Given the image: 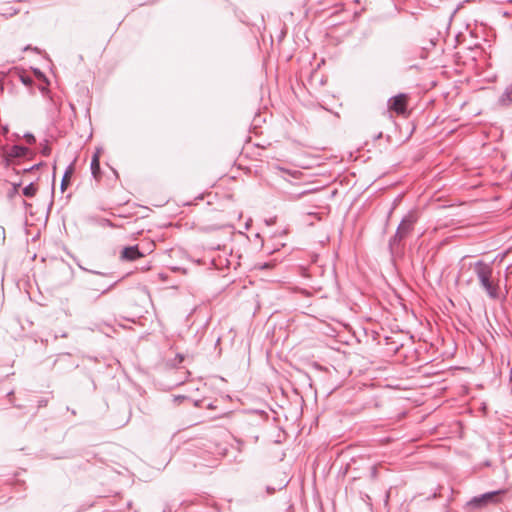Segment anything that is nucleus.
Returning a JSON list of instances; mask_svg holds the SVG:
<instances>
[{
    "label": "nucleus",
    "instance_id": "nucleus-22",
    "mask_svg": "<svg viewBox=\"0 0 512 512\" xmlns=\"http://www.w3.org/2000/svg\"><path fill=\"white\" fill-rule=\"evenodd\" d=\"M371 477L372 478H376L377 477V468L375 466H373L371 468Z\"/></svg>",
    "mask_w": 512,
    "mask_h": 512
},
{
    "label": "nucleus",
    "instance_id": "nucleus-6",
    "mask_svg": "<svg viewBox=\"0 0 512 512\" xmlns=\"http://www.w3.org/2000/svg\"><path fill=\"white\" fill-rule=\"evenodd\" d=\"M32 154V151L23 145L15 144L10 148V151L7 154L6 160L16 159V158H26Z\"/></svg>",
    "mask_w": 512,
    "mask_h": 512
},
{
    "label": "nucleus",
    "instance_id": "nucleus-15",
    "mask_svg": "<svg viewBox=\"0 0 512 512\" xmlns=\"http://www.w3.org/2000/svg\"><path fill=\"white\" fill-rule=\"evenodd\" d=\"M40 152L45 157H48L51 154V147L49 146V143L47 140H45L44 143H41Z\"/></svg>",
    "mask_w": 512,
    "mask_h": 512
},
{
    "label": "nucleus",
    "instance_id": "nucleus-3",
    "mask_svg": "<svg viewBox=\"0 0 512 512\" xmlns=\"http://www.w3.org/2000/svg\"><path fill=\"white\" fill-rule=\"evenodd\" d=\"M505 493V489L486 492L479 496L473 497L467 504L472 508H482L488 503H498L501 500V496Z\"/></svg>",
    "mask_w": 512,
    "mask_h": 512
},
{
    "label": "nucleus",
    "instance_id": "nucleus-4",
    "mask_svg": "<svg viewBox=\"0 0 512 512\" xmlns=\"http://www.w3.org/2000/svg\"><path fill=\"white\" fill-rule=\"evenodd\" d=\"M408 95L406 93H399L388 99L387 107L389 111L402 115L407 111Z\"/></svg>",
    "mask_w": 512,
    "mask_h": 512
},
{
    "label": "nucleus",
    "instance_id": "nucleus-29",
    "mask_svg": "<svg viewBox=\"0 0 512 512\" xmlns=\"http://www.w3.org/2000/svg\"><path fill=\"white\" fill-rule=\"evenodd\" d=\"M3 131H4V133H7L8 132V127L7 126L3 127Z\"/></svg>",
    "mask_w": 512,
    "mask_h": 512
},
{
    "label": "nucleus",
    "instance_id": "nucleus-25",
    "mask_svg": "<svg viewBox=\"0 0 512 512\" xmlns=\"http://www.w3.org/2000/svg\"><path fill=\"white\" fill-rule=\"evenodd\" d=\"M44 405H46V401L45 400H40L39 401V407L44 406Z\"/></svg>",
    "mask_w": 512,
    "mask_h": 512
},
{
    "label": "nucleus",
    "instance_id": "nucleus-26",
    "mask_svg": "<svg viewBox=\"0 0 512 512\" xmlns=\"http://www.w3.org/2000/svg\"><path fill=\"white\" fill-rule=\"evenodd\" d=\"M201 402H202V401H198V400H196V401H193V404H194V406L198 407V406L200 405V403H201Z\"/></svg>",
    "mask_w": 512,
    "mask_h": 512
},
{
    "label": "nucleus",
    "instance_id": "nucleus-2",
    "mask_svg": "<svg viewBox=\"0 0 512 512\" xmlns=\"http://www.w3.org/2000/svg\"><path fill=\"white\" fill-rule=\"evenodd\" d=\"M418 221L417 212L409 211L400 221L395 234L389 240V247L392 251L399 247L400 243L413 231Z\"/></svg>",
    "mask_w": 512,
    "mask_h": 512
},
{
    "label": "nucleus",
    "instance_id": "nucleus-28",
    "mask_svg": "<svg viewBox=\"0 0 512 512\" xmlns=\"http://www.w3.org/2000/svg\"><path fill=\"white\" fill-rule=\"evenodd\" d=\"M207 408H209V409L214 408L213 403H211V402H210V403L207 405Z\"/></svg>",
    "mask_w": 512,
    "mask_h": 512
},
{
    "label": "nucleus",
    "instance_id": "nucleus-20",
    "mask_svg": "<svg viewBox=\"0 0 512 512\" xmlns=\"http://www.w3.org/2000/svg\"><path fill=\"white\" fill-rule=\"evenodd\" d=\"M441 490H443L442 487L439 488V491H435L432 495L427 497V500L436 499L437 497H442Z\"/></svg>",
    "mask_w": 512,
    "mask_h": 512
},
{
    "label": "nucleus",
    "instance_id": "nucleus-18",
    "mask_svg": "<svg viewBox=\"0 0 512 512\" xmlns=\"http://www.w3.org/2000/svg\"><path fill=\"white\" fill-rule=\"evenodd\" d=\"M34 73H35V75L38 77V79H40V80H44V81L46 82V84H47V85L49 84V82H48V80H47V78H46L45 74H44L43 72H41L39 69H37V68H36V69H34Z\"/></svg>",
    "mask_w": 512,
    "mask_h": 512
},
{
    "label": "nucleus",
    "instance_id": "nucleus-19",
    "mask_svg": "<svg viewBox=\"0 0 512 512\" xmlns=\"http://www.w3.org/2000/svg\"><path fill=\"white\" fill-rule=\"evenodd\" d=\"M44 165H45V163H44V162H39V163H37V164H35V165H33V166L29 167V168H25V169H23V172H24V173L31 172V171H33V170H35V169H39L40 167H42V166H44Z\"/></svg>",
    "mask_w": 512,
    "mask_h": 512
},
{
    "label": "nucleus",
    "instance_id": "nucleus-23",
    "mask_svg": "<svg viewBox=\"0 0 512 512\" xmlns=\"http://www.w3.org/2000/svg\"><path fill=\"white\" fill-rule=\"evenodd\" d=\"M267 492H268L269 494H272V493H274V492H275V488H272V487H270V486H267Z\"/></svg>",
    "mask_w": 512,
    "mask_h": 512
},
{
    "label": "nucleus",
    "instance_id": "nucleus-17",
    "mask_svg": "<svg viewBox=\"0 0 512 512\" xmlns=\"http://www.w3.org/2000/svg\"><path fill=\"white\" fill-rule=\"evenodd\" d=\"M23 138L30 145H32V144H34L36 142L35 136L32 133H30V132L25 133Z\"/></svg>",
    "mask_w": 512,
    "mask_h": 512
},
{
    "label": "nucleus",
    "instance_id": "nucleus-1",
    "mask_svg": "<svg viewBox=\"0 0 512 512\" xmlns=\"http://www.w3.org/2000/svg\"><path fill=\"white\" fill-rule=\"evenodd\" d=\"M474 272L480 283L481 288L486 292L491 300H504L506 297L501 296V290L498 280L493 277V268L490 264L482 260H478L474 264Z\"/></svg>",
    "mask_w": 512,
    "mask_h": 512
},
{
    "label": "nucleus",
    "instance_id": "nucleus-8",
    "mask_svg": "<svg viewBox=\"0 0 512 512\" xmlns=\"http://www.w3.org/2000/svg\"><path fill=\"white\" fill-rule=\"evenodd\" d=\"M498 104L502 107L512 105V82L505 87L503 93L499 96Z\"/></svg>",
    "mask_w": 512,
    "mask_h": 512
},
{
    "label": "nucleus",
    "instance_id": "nucleus-7",
    "mask_svg": "<svg viewBox=\"0 0 512 512\" xmlns=\"http://www.w3.org/2000/svg\"><path fill=\"white\" fill-rule=\"evenodd\" d=\"M143 256L144 254L139 250V246L133 245L124 247L120 257L124 261H135Z\"/></svg>",
    "mask_w": 512,
    "mask_h": 512
},
{
    "label": "nucleus",
    "instance_id": "nucleus-21",
    "mask_svg": "<svg viewBox=\"0 0 512 512\" xmlns=\"http://www.w3.org/2000/svg\"><path fill=\"white\" fill-rule=\"evenodd\" d=\"M39 90L43 95L47 94L49 92L47 86H39Z\"/></svg>",
    "mask_w": 512,
    "mask_h": 512
},
{
    "label": "nucleus",
    "instance_id": "nucleus-9",
    "mask_svg": "<svg viewBox=\"0 0 512 512\" xmlns=\"http://www.w3.org/2000/svg\"><path fill=\"white\" fill-rule=\"evenodd\" d=\"M118 282H119V280H116L108 285L98 284L96 282H90V286H91L90 289L100 292V294L97 296V298H98L101 295H104L107 292H109L111 289H113L117 285Z\"/></svg>",
    "mask_w": 512,
    "mask_h": 512
},
{
    "label": "nucleus",
    "instance_id": "nucleus-10",
    "mask_svg": "<svg viewBox=\"0 0 512 512\" xmlns=\"http://www.w3.org/2000/svg\"><path fill=\"white\" fill-rule=\"evenodd\" d=\"M74 163H75V160L66 167L65 171H64V175L62 177V180H61V184H60V189L62 192H64L69 183H70V178L74 172Z\"/></svg>",
    "mask_w": 512,
    "mask_h": 512
},
{
    "label": "nucleus",
    "instance_id": "nucleus-13",
    "mask_svg": "<svg viewBox=\"0 0 512 512\" xmlns=\"http://www.w3.org/2000/svg\"><path fill=\"white\" fill-rule=\"evenodd\" d=\"M11 81V79L8 76V72L1 71L0 72V92L4 91V85Z\"/></svg>",
    "mask_w": 512,
    "mask_h": 512
},
{
    "label": "nucleus",
    "instance_id": "nucleus-30",
    "mask_svg": "<svg viewBox=\"0 0 512 512\" xmlns=\"http://www.w3.org/2000/svg\"><path fill=\"white\" fill-rule=\"evenodd\" d=\"M11 395H13V391H10V392L8 393V396H11Z\"/></svg>",
    "mask_w": 512,
    "mask_h": 512
},
{
    "label": "nucleus",
    "instance_id": "nucleus-24",
    "mask_svg": "<svg viewBox=\"0 0 512 512\" xmlns=\"http://www.w3.org/2000/svg\"><path fill=\"white\" fill-rule=\"evenodd\" d=\"M175 399L176 400H189V398L186 396H177Z\"/></svg>",
    "mask_w": 512,
    "mask_h": 512
},
{
    "label": "nucleus",
    "instance_id": "nucleus-14",
    "mask_svg": "<svg viewBox=\"0 0 512 512\" xmlns=\"http://www.w3.org/2000/svg\"><path fill=\"white\" fill-rule=\"evenodd\" d=\"M79 267L83 271H86V272L94 274V275H100V276H104V277H112L113 276V273H111V272H100V271H96V270L87 269L83 266H79Z\"/></svg>",
    "mask_w": 512,
    "mask_h": 512
},
{
    "label": "nucleus",
    "instance_id": "nucleus-11",
    "mask_svg": "<svg viewBox=\"0 0 512 512\" xmlns=\"http://www.w3.org/2000/svg\"><path fill=\"white\" fill-rule=\"evenodd\" d=\"M91 174L94 179L100 180L102 173L100 168V159L98 155H93L90 164Z\"/></svg>",
    "mask_w": 512,
    "mask_h": 512
},
{
    "label": "nucleus",
    "instance_id": "nucleus-27",
    "mask_svg": "<svg viewBox=\"0 0 512 512\" xmlns=\"http://www.w3.org/2000/svg\"><path fill=\"white\" fill-rule=\"evenodd\" d=\"M101 149H97L93 155H98L100 157Z\"/></svg>",
    "mask_w": 512,
    "mask_h": 512
},
{
    "label": "nucleus",
    "instance_id": "nucleus-12",
    "mask_svg": "<svg viewBox=\"0 0 512 512\" xmlns=\"http://www.w3.org/2000/svg\"><path fill=\"white\" fill-rule=\"evenodd\" d=\"M36 192H37V186L34 184V182H30L22 190L23 195L28 198L34 197Z\"/></svg>",
    "mask_w": 512,
    "mask_h": 512
},
{
    "label": "nucleus",
    "instance_id": "nucleus-16",
    "mask_svg": "<svg viewBox=\"0 0 512 512\" xmlns=\"http://www.w3.org/2000/svg\"><path fill=\"white\" fill-rule=\"evenodd\" d=\"M18 12H19L18 9H16V8H14L12 6H9L1 14L6 16V17H11V16L16 15Z\"/></svg>",
    "mask_w": 512,
    "mask_h": 512
},
{
    "label": "nucleus",
    "instance_id": "nucleus-5",
    "mask_svg": "<svg viewBox=\"0 0 512 512\" xmlns=\"http://www.w3.org/2000/svg\"><path fill=\"white\" fill-rule=\"evenodd\" d=\"M8 76L11 79V81L19 80L23 83V85L27 87H31L34 84L33 78L17 67L10 68L8 70Z\"/></svg>",
    "mask_w": 512,
    "mask_h": 512
}]
</instances>
